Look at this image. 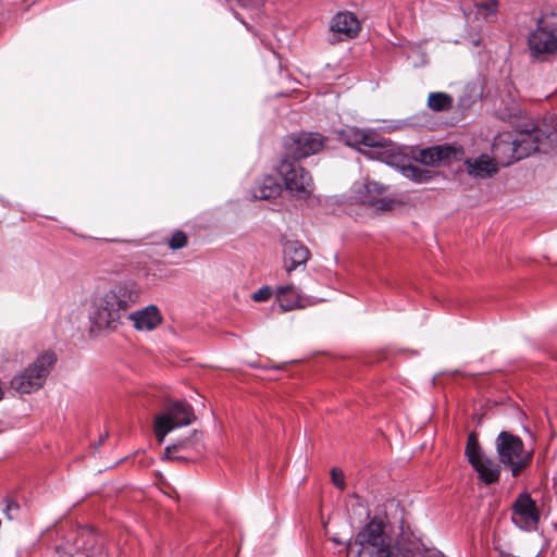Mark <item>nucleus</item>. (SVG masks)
Segmentation results:
<instances>
[{"instance_id":"nucleus-1","label":"nucleus","mask_w":557,"mask_h":557,"mask_svg":"<svg viewBox=\"0 0 557 557\" xmlns=\"http://www.w3.org/2000/svg\"><path fill=\"white\" fill-rule=\"evenodd\" d=\"M324 137L319 133H292L284 137L282 158L276 166L285 188L299 197L312 193L310 173L298 164L301 159L318 153L324 146Z\"/></svg>"},{"instance_id":"nucleus-2","label":"nucleus","mask_w":557,"mask_h":557,"mask_svg":"<svg viewBox=\"0 0 557 557\" xmlns=\"http://www.w3.org/2000/svg\"><path fill=\"white\" fill-rule=\"evenodd\" d=\"M140 296V286L132 280L116 282L108 289L95 294L88 312L90 333L97 336L102 332L116 331Z\"/></svg>"},{"instance_id":"nucleus-3","label":"nucleus","mask_w":557,"mask_h":557,"mask_svg":"<svg viewBox=\"0 0 557 557\" xmlns=\"http://www.w3.org/2000/svg\"><path fill=\"white\" fill-rule=\"evenodd\" d=\"M383 518L374 516L359 530L355 536V544L359 546L358 557H414L407 547L399 543L391 546Z\"/></svg>"},{"instance_id":"nucleus-4","label":"nucleus","mask_w":557,"mask_h":557,"mask_svg":"<svg viewBox=\"0 0 557 557\" xmlns=\"http://www.w3.org/2000/svg\"><path fill=\"white\" fill-rule=\"evenodd\" d=\"M531 59L545 61L557 52V13L542 12L527 37Z\"/></svg>"},{"instance_id":"nucleus-5","label":"nucleus","mask_w":557,"mask_h":557,"mask_svg":"<svg viewBox=\"0 0 557 557\" xmlns=\"http://www.w3.org/2000/svg\"><path fill=\"white\" fill-rule=\"evenodd\" d=\"M495 450L499 463L518 478L532 462L533 451H525L522 438L509 431H500L495 438Z\"/></svg>"},{"instance_id":"nucleus-6","label":"nucleus","mask_w":557,"mask_h":557,"mask_svg":"<svg viewBox=\"0 0 557 557\" xmlns=\"http://www.w3.org/2000/svg\"><path fill=\"white\" fill-rule=\"evenodd\" d=\"M55 361L57 356L54 352L45 351L34 362L12 377L11 387L20 394H30L39 389L46 382Z\"/></svg>"},{"instance_id":"nucleus-7","label":"nucleus","mask_w":557,"mask_h":557,"mask_svg":"<svg viewBox=\"0 0 557 557\" xmlns=\"http://www.w3.org/2000/svg\"><path fill=\"white\" fill-rule=\"evenodd\" d=\"M193 407L185 400L171 404L165 413L154 421V433L158 442H163L168 433L175 428L189 425L195 420Z\"/></svg>"},{"instance_id":"nucleus-8","label":"nucleus","mask_w":557,"mask_h":557,"mask_svg":"<svg viewBox=\"0 0 557 557\" xmlns=\"http://www.w3.org/2000/svg\"><path fill=\"white\" fill-rule=\"evenodd\" d=\"M511 133L513 134L519 161L541 150V147L545 145L544 131L532 120L517 123Z\"/></svg>"},{"instance_id":"nucleus-9","label":"nucleus","mask_w":557,"mask_h":557,"mask_svg":"<svg viewBox=\"0 0 557 557\" xmlns=\"http://www.w3.org/2000/svg\"><path fill=\"white\" fill-rule=\"evenodd\" d=\"M386 189L387 186L379 182L366 180L363 183H355L352 193L356 201L367 205L376 211L386 212L395 206V201L392 198L382 197Z\"/></svg>"},{"instance_id":"nucleus-10","label":"nucleus","mask_w":557,"mask_h":557,"mask_svg":"<svg viewBox=\"0 0 557 557\" xmlns=\"http://www.w3.org/2000/svg\"><path fill=\"white\" fill-rule=\"evenodd\" d=\"M536 503L528 492L520 493L511 505V521L523 531H535L540 522Z\"/></svg>"},{"instance_id":"nucleus-11","label":"nucleus","mask_w":557,"mask_h":557,"mask_svg":"<svg viewBox=\"0 0 557 557\" xmlns=\"http://www.w3.org/2000/svg\"><path fill=\"white\" fill-rule=\"evenodd\" d=\"M362 148L358 150L371 160H377L386 165H389L385 157L397 156L398 151L394 144L381 136H377L372 131H364V139L361 141Z\"/></svg>"},{"instance_id":"nucleus-12","label":"nucleus","mask_w":557,"mask_h":557,"mask_svg":"<svg viewBox=\"0 0 557 557\" xmlns=\"http://www.w3.org/2000/svg\"><path fill=\"white\" fill-rule=\"evenodd\" d=\"M359 30L360 23L354 13L338 12L331 21L332 37L329 38V41L334 44L337 40L352 39L358 36Z\"/></svg>"},{"instance_id":"nucleus-13","label":"nucleus","mask_w":557,"mask_h":557,"mask_svg":"<svg viewBox=\"0 0 557 557\" xmlns=\"http://www.w3.org/2000/svg\"><path fill=\"white\" fill-rule=\"evenodd\" d=\"M385 158L388 160L389 166L397 169L406 178L414 183H428L436 175L435 172L414 164L411 159L400 152H398L397 156H388Z\"/></svg>"},{"instance_id":"nucleus-14","label":"nucleus","mask_w":557,"mask_h":557,"mask_svg":"<svg viewBox=\"0 0 557 557\" xmlns=\"http://www.w3.org/2000/svg\"><path fill=\"white\" fill-rule=\"evenodd\" d=\"M495 115L512 126H516L517 123L530 120L524 115V111L521 109L519 101L509 88L500 95L499 103L495 108Z\"/></svg>"},{"instance_id":"nucleus-15","label":"nucleus","mask_w":557,"mask_h":557,"mask_svg":"<svg viewBox=\"0 0 557 557\" xmlns=\"http://www.w3.org/2000/svg\"><path fill=\"white\" fill-rule=\"evenodd\" d=\"M515 138L511 132L495 136L492 145L493 161L500 166H509L519 161L516 153Z\"/></svg>"},{"instance_id":"nucleus-16","label":"nucleus","mask_w":557,"mask_h":557,"mask_svg":"<svg viewBox=\"0 0 557 557\" xmlns=\"http://www.w3.org/2000/svg\"><path fill=\"white\" fill-rule=\"evenodd\" d=\"M221 4H225L234 17L239 21L248 32L252 30L250 24H248L244 17L235 10V4L246 10L252 20H259L264 14L265 0H216Z\"/></svg>"},{"instance_id":"nucleus-17","label":"nucleus","mask_w":557,"mask_h":557,"mask_svg":"<svg viewBox=\"0 0 557 557\" xmlns=\"http://www.w3.org/2000/svg\"><path fill=\"white\" fill-rule=\"evenodd\" d=\"M126 318L133 322L137 331H152L162 322L161 312L156 305H148L132 313L127 312Z\"/></svg>"},{"instance_id":"nucleus-18","label":"nucleus","mask_w":557,"mask_h":557,"mask_svg":"<svg viewBox=\"0 0 557 557\" xmlns=\"http://www.w3.org/2000/svg\"><path fill=\"white\" fill-rule=\"evenodd\" d=\"M284 264L288 273L306 265L310 258L309 249L298 240H286L283 245Z\"/></svg>"},{"instance_id":"nucleus-19","label":"nucleus","mask_w":557,"mask_h":557,"mask_svg":"<svg viewBox=\"0 0 557 557\" xmlns=\"http://www.w3.org/2000/svg\"><path fill=\"white\" fill-rule=\"evenodd\" d=\"M471 467L478 474V479L485 485H493L498 483L502 473L503 465L499 460L496 461L487 455L481 456Z\"/></svg>"},{"instance_id":"nucleus-20","label":"nucleus","mask_w":557,"mask_h":557,"mask_svg":"<svg viewBox=\"0 0 557 557\" xmlns=\"http://www.w3.org/2000/svg\"><path fill=\"white\" fill-rule=\"evenodd\" d=\"M465 164L468 174L475 178H488L497 173L496 163L484 153L474 159H467Z\"/></svg>"},{"instance_id":"nucleus-21","label":"nucleus","mask_w":557,"mask_h":557,"mask_svg":"<svg viewBox=\"0 0 557 557\" xmlns=\"http://www.w3.org/2000/svg\"><path fill=\"white\" fill-rule=\"evenodd\" d=\"M282 186L277 178L272 175H265L260 183L252 189V198L259 200H269L280 196Z\"/></svg>"},{"instance_id":"nucleus-22","label":"nucleus","mask_w":557,"mask_h":557,"mask_svg":"<svg viewBox=\"0 0 557 557\" xmlns=\"http://www.w3.org/2000/svg\"><path fill=\"white\" fill-rule=\"evenodd\" d=\"M482 97L481 87L475 84H467L458 97L457 109L461 114H466Z\"/></svg>"},{"instance_id":"nucleus-23","label":"nucleus","mask_w":557,"mask_h":557,"mask_svg":"<svg viewBox=\"0 0 557 557\" xmlns=\"http://www.w3.org/2000/svg\"><path fill=\"white\" fill-rule=\"evenodd\" d=\"M461 146L455 145H437L435 146V154L438 163L450 164L453 161H459L463 157Z\"/></svg>"},{"instance_id":"nucleus-24","label":"nucleus","mask_w":557,"mask_h":557,"mask_svg":"<svg viewBox=\"0 0 557 557\" xmlns=\"http://www.w3.org/2000/svg\"><path fill=\"white\" fill-rule=\"evenodd\" d=\"M426 104L434 112H445L453 108L454 98L447 92L434 91L429 94Z\"/></svg>"},{"instance_id":"nucleus-25","label":"nucleus","mask_w":557,"mask_h":557,"mask_svg":"<svg viewBox=\"0 0 557 557\" xmlns=\"http://www.w3.org/2000/svg\"><path fill=\"white\" fill-rule=\"evenodd\" d=\"M465 455L469 461V463L475 462L481 456H484L485 453L482 450L478 435L475 432H471L468 435Z\"/></svg>"},{"instance_id":"nucleus-26","label":"nucleus","mask_w":557,"mask_h":557,"mask_svg":"<svg viewBox=\"0 0 557 557\" xmlns=\"http://www.w3.org/2000/svg\"><path fill=\"white\" fill-rule=\"evenodd\" d=\"M339 139L347 146L359 147L364 139V131L358 127H347L339 132Z\"/></svg>"},{"instance_id":"nucleus-27","label":"nucleus","mask_w":557,"mask_h":557,"mask_svg":"<svg viewBox=\"0 0 557 557\" xmlns=\"http://www.w3.org/2000/svg\"><path fill=\"white\" fill-rule=\"evenodd\" d=\"M194 445L191 437L178 440L176 443L165 447V456L168 459L185 460L186 457L177 455L180 451L189 449Z\"/></svg>"},{"instance_id":"nucleus-28","label":"nucleus","mask_w":557,"mask_h":557,"mask_svg":"<svg viewBox=\"0 0 557 557\" xmlns=\"http://www.w3.org/2000/svg\"><path fill=\"white\" fill-rule=\"evenodd\" d=\"M293 292H294L293 285L280 286L277 288V298H278L280 306L283 309V311H289V310L300 307L299 300H288L286 298V295L288 293H293Z\"/></svg>"},{"instance_id":"nucleus-29","label":"nucleus","mask_w":557,"mask_h":557,"mask_svg":"<svg viewBox=\"0 0 557 557\" xmlns=\"http://www.w3.org/2000/svg\"><path fill=\"white\" fill-rule=\"evenodd\" d=\"M417 160L426 166H434L438 164V160L435 154V146L421 149Z\"/></svg>"},{"instance_id":"nucleus-30","label":"nucleus","mask_w":557,"mask_h":557,"mask_svg":"<svg viewBox=\"0 0 557 557\" xmlns=\"http://www.w3.org/2000/svg\"><path fill=\"white\" fill-rule=\"evenodd\" d=\"M187 245V236L183 231H175L169 239V248L171 250H178Z\"/></svg>"},{"instance_id":"nucleus-31","label":"nucleus","mask_w":557,"mask_h":557,"mask_svg":"<svg viewBox=\"0 0 557 557\" xmlns=\"http://www.w3.org/2000/svg\"><path fill=\"white\" fill-rule=\"evenodd\" d=\"M498 0H487L476 5L479 12L484 11V18L487 20L490 16H494L497 12Z\"/></svg>"},{"instance_id":"nucleus-32","label":"nucleus","mask_w":557,"mask_h":557,"mask_svg":"<svg viewBox=\"0 0 557 557\" xmlns=\"http://www.w3.org/2000/svg\"><path fill=\"white\" fill-rule=\"evenodd\" d=\"M272 296V288L270 286H262L252 294V299L258 302L268 300Z\"/></svg>"},{"instance_id":"nucleus-33","label":"nucleus","mask_w":557,"mask_h":557,"mask_svg":"<svg viewBox=\"0 0 557 557\" xmlns=\"http://www.w3.org/2000/svg\"><path fill=\"white\" fill-rule=\"evenodd\" d=\"M20 510V505L11 499H5V507L3 508V513L7 516L9 520L14 519L15 513Z\"/></svg>"},{"instance_id":"nucleus-34","label":"nucleus","mask_w":557,"mask_h":557,"mask_svg":"<svg viewBox=\"0 0 557 557\" xmlns=\"http://www.w3.org/2000/svg\"><path fill=\"white\" fill-rule=\"evenodd\" d=\"M331 476L332 482L336 487H338L339 490L345 488L344 473L341 470L333 468L331 471Z\"/></svg>"},{"instance_id":"nucleus-35","label":"nucleus","mask_w":557,"mask_h":557,"mask_svg":"<svg viewBox=\"0 0 557 557\" xmlns=\"http://www.w3.org/2000/svg\"><path fill=\"white\" fill-rule=\"evenodd\" d=\"M544 139L547 141L549 147H553L557 143V121L549 133L546 134L544 132Z\"/></svg>"},{"instance_id":"nucleus-36","label":"nucleus","mask_w":557,"mask_h":557,"mask_svg":"<svg viewBox=\"0 0 557 557\" xmlns=\"http://www.w3.org/2000/svg\"><path fill=\"white\" fill-rule=\"evenodd\" d=\"M332 542L336 545H342L344 544L341 540H338L337 537H332Z\"/></svg>"},{"instance_id":"nucleus-37","label":"nucleus","mask_w":557,"mask_h":557,"mask_svg":"<svg viewBox=\"0 0 557 557\" xmlns=\"http://www.w3.org/2000/svg\"><path fill=\"white\" fill-rule=\"evenodd\" d=\"M421 58H422V64H425L426 63L425 54H421Z\"/></svg>"},{"instance_id":"nucleus-38","label":"nucleus","mask_w":557,"mask_h":557,"mask_svg":"<svg viewBox=\"0 0 557 557\" xmlns=\"http://www.w3.org/2000/svg\"><path fill=\"white\" fill-rule=\"evenodd\" d=\"M197 436H198V432L197 431H193L191 437H197Z\"/></svg>"},{"instance_id":"nucleus-39","label":"nucleus","mask_w":557,"mask_h":557,"mask_svg":"<svg viewBox=\"0 0 557 557\" xmlns=\"http://www.w3.org/2000/svg\"><path fill=\"white\" fill-rule=\"evenodd\" d=\"M347 548L349 549L351 547V541L346 543Z\"/></svg>"}]
</instances>
